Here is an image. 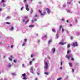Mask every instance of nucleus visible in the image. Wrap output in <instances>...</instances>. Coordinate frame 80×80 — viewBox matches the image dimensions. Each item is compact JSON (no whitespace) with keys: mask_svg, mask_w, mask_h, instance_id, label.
<instances>
[{"mask_svg":"<svg viewBox=\"0 0 80 80\" xmlns=\"http://www.w3.org/2000/svg\"><path fill=\"white\" fill-rule=\"evenodd\" d=\"M45 69H48V63L47 62H45V65L44 66Z\"/></svg>","mask_w":80,"mask_h":80,"instance_id":"1","label":"nucleus"},{"mask_svg":"<svg viewBox=\"0 0 80 80\" xmlns=\"http://www.w3.org/2000/svg\"><path fill=\"white\" fill-rule=\"evenodd\" d=\"M66 58H67L68 59H70V57L71 58H72L73 57V55L72 54H70L69 56H68V55H66Z\"/></svg>","mask_w":80,"mask_h":80,"instance_id":"2","label":"nucleus"},{"mask_svg":"<svg viewBox=\"0 0 80 80\" xmlns=\"http://www.w3.org/2000/svg\"><path fill=\"white\" fill-rule=\"evenodd\" d=\"M38 12L39 13H40V15H41L42 16H43L44 15H45V13H46V12H43V13H42V11H41L39 10H38Z\"/></svg>","mask_w":80,"mask_h":80,"instance_id":"3","label":"nucleus"},{"mask_svg":"<svg viewBox=\"0 0 80 80\" xmlns=\"http://www.w3.org/2000/svg\"><path fill=\"white\" fill-rule=\"evenodd\" d=\"M22 77H23V80H27V77H26V74L25 73L23 74H22Z\"/></svg>","mask_w":80,"mask_h":80,"instance_id":"4","label":"nucleus"},{"mask_svg":"<svg viewBox=\"0 0 80 80\" xmlns=\"http://www.w3.org/2000/svg\"><path fill=\"white\" fill-rule=\"evenodd\" d=\"M73 46L74 47H77L78 46V44L77 42L73 43Z\"/></svg>","mask_w":80,"mask_h":80,"instance_id":"5","label":"nucleus"},{"mask_svg":"<svg viewBox=\"0 0 80 80\" xmlns=\"http://www.w3.org/2000/svg\"><path fill=\"white\" fill-rule=\"evenodd\" d=\"M62 41H61V42H59V45H65L66 44V42L63 43L62 42Z\"/></svg>","mask_w":80,"mask_h":80,"instance_id":"6","label":"nucleus"},{"mask_svg":"<svg viewBox=\"0 0 80 80\" xmlns=\"http://www.w3.org/2000/svg\"><path fill=\"white\" fill-rule=\"evenodd\" d=\"M46 11H47V12L48 13H50V9H49L48 8H46Z\"/></svg>","mask_w":80,"mask_h":80,"instance_id":"7","label":"nucleus"},{"mask_svg":"<svg viewBox=\"0 0 80 80\" xmlns=\"http://www.w3.org/2000/svg\"><path fill=\"white\" fill-rule=\"evenodd\" d=\"M55 52V48H53L52 49V52H53V53H54Z\"/></svg>","mask_w":80,"mask_h":80,"instance_id":"8","label":"nucleus"},{"mask_svg":"<svg viewBox=\"0 0 80 80\" xmlns=\"http://www.w3.org/2000/svg\"><path fill=\"white\" fill-rule=\"evenodd\" d=\"M36 21H37V19H35L34 20H32V23H33L34 22H36Z\"/></svg>","mask_w":80,"mask_h":80,"instance_id":"9","label":"nucleus"},{"mask_svg":"<svg viewBox=\"0 0 80 80\" xmlns=\"http://www.w3.org/2000/svg\"><path fill=\"white\" fill-rule=\"evenodd\" d=\"M69 65L70 67H72V62H69Z\"/></svg>","mask_w":80,"mask_h":80,"instance_id":"10","label":"nucleus"},{"mask_svg":"<svg viewBox=\"0 0 80 80\" xmlns=\"http://www.w3.org/2000/svg\"><path fill=\"white\" fill-rule=\"evenodd\" d=\"M34 27V25H31L29 26L30 28H32Z\"/></svg>","mask_w":80,"mask_h":80,"instance_id":"11","label":"nucleus"},{"mask_svg":"<svg viewBox=\"0 0 80 80\" xmlns=\"http://www.w3.org/2000/svg\"><path fill=\"white\" fill-rule=\"evenodd\" d=\"M26 8H28V4H26L25 5Z\"/></svg>","mask_w":80,"mask_h":80,"instance_id":"12","label":"nucleus"},{"mask_svg":"<svg viewBox=\"0 0 80 80\" xmlns=\"http://www.w3.org/2000/svg\"><path fill=\"white\" fill-rule=\"evenodd\" d=\"M5 2V0H2L1 1V3H4Z\"/></svg>","mask_w":80,"mask_h":80,"instance_id":"13","label":"nucleus"},{"mask_svg":"<svg viewBox=\"0 0 80 80\" xmlns=\"http://www.w3.org/2000/svg\"><path fill=\"white\" fill-rule=\"evenodd\" d=\"M24 19H27V18H28V17L27 16H24Z\"/></svg>","mask_w":80,"mask_h":80,"instance_id":"14","label":"nucleus"},{"mask_svg":"<svg viewBox=\"0 0 80 80\" xmlns=\"http://www.w3.org/2000/svg\"><path fill=\"white\" fill-rule=\"evenodd\" d=\"M12 75H14V76H15V75H16V74H15V73L14 72H13L12 73Z\"/></svg>","mask_w":80,"mask_h":80,"instance_id":"15","label":"nucleus"},{"mask_svg":"<svg viewBox=\"0 0 80 80\" xmlns=\"http://www.w3.org/2000/svg\"><path fill=\"white\" fill-rule=\"evenodd\" d=\"M70 52V51L68 50L67 51V54H68Z\"/></svg>","mask_w":80,"mask_h":80,"instance_id":"16","label":"nucleus"},{"mask_svg":"<svg viewBox=\"0 0 80 80\" xmlns=\"http://www.w3.org/2000/svg\"><path fill=\"white\" fill-rule=\"evenodd\" d=\"M59 28H60H60H63V26H59Z\"/></svg>","mask_w":80,"mask_h":80,"instance_id":"17","label":"nucleus"},{"mask_svg":"<svg viewBox=\"0 0 80 80\" xmlns=\"http://www.w3.org/2000/svg\"><path fill=\"white\" fill-rule=\"evenodd\" d=\"M52 42V40H50L48 42V43H50Z\"/></svg>","mask_w":80,"mask_h":80,"instance_id":"18","label":"nucleus"},{"mask_svg":"<svg viewBox=\"0 0 80 80\" xmlns=\"http://www.w3.org/2000/svg\"><path fill=\"white\" fill-rule=\"evenodd\" d=\"M32 13H33V9H31V14H32Z\"/></svg>","mask_w":80,"mask_h":80,"instance_id":"19","label":"nucleus"},{"mask_svg":"<svg viewBox=\"0 0 80 80\" xmlns=\"http://www.w3.org/2000/svg\"><path fill=\"white\" fill-rule=\"evenodd\" d=\"M24 7H22L21 8V10H22L23 9Z\"/></svg>","mask_w":80,"mask_h":80,"instance_id":"20","label":"nucleus"},{"mask_svg":"<svg viewBox=\"0 0 80 80\" xmlns=\"http://www.w3.org/2000/svg\"><path fill=\"white\" fill-rule=\"evenodd\" d=\"M52 32H53L55 33V29H52Z\"/></svg>","mask_w":80,"mask_h":80,"instance_id":"21","label":"nucleus"},{"mask_svg":"<svg viewBox=\"0 0 80 80\" xmlns=\"http://www.w3.org/2000/svg\"><path fill=\"white\" fill-rule=\"evenodd\" d=\"M14 29L13 27H12L10 29L11 30H13V29Z\"/></svg>","mask_w":80,"mask_h":80,"instance_id":"22","label":"nucleus"},{"mask_svg":"<svg viewBox=\"0 0 80 80\" xmlns=\"http://www.w3.org/2000/svg\"><path fill=\"white\" fill-rule=\"evenodd\" d=\"M70 44H68V48H70Z\"/></svg>","mask_w":80,"mask_h":80,"instance_id":"23","label":"nucleus"},{"mask_svg":"<svg viewBox=\"0 0 80 80\" xmlns=\"http://www.w3.org/2000/svg\"><path fill=\"white\" fill-rule=\"evenodd\" d=\"M44 73L46 75H48V72H44Z\"/></svg>","mask_w":80,"mask_h":80,"instance_id":"24","label":"nucleus"},{"mask_svg":"<svg viewBox=\"0 0 80 80\" xmlns=\"http://www.w3.org/2000/svg\"><path fill=\"white\" fill-rule=\"evenodd\" d=\"M29 21V19H28V20L26 21V23H27Z\"/></svg>","mask_w":80,"mask_h":80,"instance_id":"25","label":"nucleus"},{"mask_svg":"<svg viewBox=\"0 0 80 80\" xmlns=\"http://www.w3.org/2000/svg\"><path fill=\"white\" fill-rule=\"evenodd\" d=\"M26 9L27 11H29V9L28 8H26Z\"/></svg>","mask_w":80,"mask_h":80,"instance_id":"26","label":"nucleus"},{"mask_svg":"<svg viewBox=\"0 0 80 80\" xmlns=\"http://www.w3.org/2000/svg\"><path fill=\"white\" fill-rule=\"evenodd\" d=\"M6 24H7L8 25H10V23L8 22H6Z\"/></svg>","mask_w":80,"mask_h":80,"instance_id":"27","label":"nucleus"},{"mask_svg":"<svg viewBox=\"0 0 80 80\" xmlns=\"http://www.w3.org/2000/svg\"><path fill=\"white\" fill-rule=\"evenodd\" d=\"M56 36H57V38H58V34H56Z\"/></svg>","mask_w":80,"mask_h":80,"instance_id":"28","label":"nucleus"},{"mask_svg":"<svg viewBox=\"0 0 80 80\" xmlns=\"http://www.w3.org/2000/svg\"><path fill=\"white\" fill-rule=\"evenodd\" d=\"M10 58H11L12 59V58H13V57L11 55V56H10Z\"/></svg>","mask_w":80,"mask_h":80,"instance_id":"29","label":"nucleus"},{"mask_svg":"<svg viewBox=\"0 0 80 80\" xmlns=\"http://www.w3.org/2000/svg\"><path fill=\"white\" fill-rule=\"evenodd\" d=\"M11 48H13V45H12L11 46Z\"/></svg>","mask_w":80,"mask_h":80,"instance_id":"30","label":"nucleus"},{"mask_svg":"<svg viewBox=\"0 0 80 80\" xmlns=\"http://www.w3.org/2000/svg\"><path fill=\"white\" fill-rule=\"evenodd\" d=\"M71 60L72 61H74V59L73 58H71Z\"/></svg>","mask_w":80,"mask_h":80,"instance_id":"31","label":"nucleus"},{"mask_svg":"<svg viewBox=\"0 0 80 80\" xmlns=\"http://www.w3.org/2000/svg\"><path fill=\"white\" fill-rule=\"evenodd\" d=\"M31 70H33V67H32L30 68Z\"/></svg>","mask_w":80,"mask_h":80,"instance_id":"32","label":"nucleus"},{"mask_svg":"<svg viewBox=\"0 0 80 80\" xmlns=\"http://www.w3.org/2000/svg\"><path fill=\"white\" fill-rule=\"evenodd\" d=\"M38 15L37 14H36L35 16V17H38Z\"/></svg>","mask_w":80,"mask_h":80,"instance_id":"33","label":"nucleus"},{"mask_svg":"<svg viewBox=\"0 0 80 80\" xmlns=\"http://www.w3.org/2000/svg\"><path fill=\"white\" fill-rule=\"evenodd\" d=\"M32 61H31L29 62V65H32Z\"/></svg>","mask_w":80,"mask_h":80,"instance_id":"34","label":"nucleus"},{"mask_svg":"<svg viewBox=\"0 0 80 80\" xmlns=\"http://www.w3.org/2000/svg\"><path fill=\"white\" fill-rule=\"evenodd\" d=\"M9 59L10 61H12V58H9Z\"/></svg>","mask_w":80,"mask_h":80,"instance_id":"35","label":"nucleus"},{"mask_svg":"<svg viewBox=\"0 0 80 80\" xmlns=\"http://www.w3.org/2000/svg\"><path fill=\"white\" fill-rule=\"evenodd\" d=\"M25 43H23L22 44V47H23V46H25Z\"/></svg>","mask_w":80,"mask_h":80,"instance_id":"36","label":"nucleus"},{"mask_svg":"<svg viewBox=\"0 0 80 80\" xmlns=\"http://www.w3.org/2000/svg\"><path fill=\"white\" fill-rule=\"evenodd\" d=\"M31 73H33V70H31Z\"/></svg>","mask_w":80,"mask_h":80,"instance_id":"37","label":"nucleus"},{"mask_svg":"<svg viewBox=\"0 0 80 80\" xmlns=\"http://www.w3.org/2000/svg\"><path fill=\"white\" fill-rule=\"evenodd\" d=\"M37 75H40V72H37Z\"/></svg>","mask_w":80,"mask_h":80,"instance_id":"38","label":"nucleus"},{"mask_svg":"<svg viewBox=\"0 0 80 80\" xmlns=\"http://www.w3.org/2000/svg\"><path fill=\"white\" fill-rule=\"evenodd\" d=\"M70 38L71 40H73V37L72 36H71Z\"/></svg>","mask_w":80,"mask_h":80,"instance_id":"39","label":"nucleus"},{"mask_svg":"<svg viewBox=\"0 0 80 80\" xmlns=\"http://www.w3.org/2000/svg\"><path fill=\"white\" fill-rule=\"evenodd\" d=\"M11 65H10V64H9V65H8V67H11Z\"/></svg>","mask_w":80,"mask_h":80,"instance_id":"40","label":"nucleus"},{"mask_svg":"<svg viewBox=\"0 0 80 80\" xmlns=\"http://www.w3.org/2000/svg\"><path fill=\"white\" fill-rule=\"evenodd\" d=\"M24 42H27V39H25L24 40Z\"/></svg>","mask_w":80,"mask_h":80,"instance_id":"41","label":"nucleus"},{"mask_svg":"<svg viewBox=\"0 0 80 80\" xmlns=\"http://www.w3.org/2000/svg\"><path fill=\"white\" fill-rule=\"evenodd\" d=\"M9 18H10V17H9V16H8L7 18V19H9Z\"/></svg>","mask_w":80,"mask_h":80,"instance_id":"42","label":"nucleus"},{"mask_svg":"<svg viewBox=\"0 0 80 80\" xmlns=\"http://www.w3.org/2000/svg\"><path fill=\"white\" fill-rule=\"evenodd\" d=\"M61 80V78H58V79H57V80Z\"/></svg>","mask_w":80,"mask_h":80,"instance_id":"43","label":"nucleus"},{"mask_svg":"<svg viewBox=\"0 0 80 80\" xmlns=\"http://www.w3.org/2000/svg\"><path fill=\"white\" fill-rule=\"evenodd\" d=\"M46 37H47V35H45L43 37V38H45Z\"/></svg>","mask_w":80,"mask_h":80,"instance_id":"44","label":"nucleus"},{"mask_svg":"<svg viewBox=\"0 0 80 80\" xmlns=\"http://www.w3.org/2000/svg\"><path fill=\"white\" fill-rule=\"evenodd\" d=\"M62 32H64V29H63V28H62Z\"/></svg>","mask_w":80,"mask_h":80,"instance_id":"45","label":"nucleus"},{"mask_svg":"<svg viewBox=\"0 0 80 80\" xmlns=\"http://www.w3.org/2000/svg\"><path fill=\"white\" fill-rule=\"evenodd\" d=\"M16 62H17V60H14V63H16Z\"/></svg>","mask_w":80,"mask_h":80,"instance_id":"46","label":"nucleus"},{"mask_svg":"<svg viewBox=\"0 0 80 80\" xmlns=\"http://www.w3.org/2000/svg\"><path fill=\"white\" fill-rule=\"evenodd\" d=\"M3 7H5V4H3Z\"/></svg>","mask_w":80,"mask_h":80,"instance_id":"47","label":"nucleus"},{"mask_svg":"<svg viewBox=\"0 0 80 80\" xmlns=\"http://www.w3.org/2000/svg\"><path fill=\"white\" fill-rule=\"evenodd\" d=\"M27 2V0H24V3H26Z\"/></svg>","mask_w":80,"mask_h":80,"instance_id":"48","label":"nucleus"},{"mask_svg":"<svg viewBox=\"0 0 80 80\" xmlns=\"http://www.w3.org/2000/svg\"><path fill=\"white\" fill-rule=\"evenodd\" d=\"M33 55H31V57L32 58V57H33Z\"/></svg>","mask_w":80,"mask_h":80,"instance_id":"49","label":"nucleus"},{"mask_svg":"<svg viewBox=\"0 0 80 80\" xmlns=\"http://www.w3.org/2000/svg\"><path fill=\"white\" fill-rule=\"evenodd\" d=\"M66 22H67V23H68L69 21H68V20H67L66 21Z\"/></svg>","mask_w":80,"mask_h":80,"instance_id":"50","label":"nucleus"},{"mask_svg":"<svg viewBox=\"0 0 80 80\" xmlns=\"http://www.w3.org/2000/svg\"><path fill=\"white\" fill-rule=\"evenodd\" d=\"M60 69H61V70H62V67H60Z\"/></svg>","mask_w":80,"mask_h":80,"instance_id":"51","label":"nucleus"},{"mask_svg":"<svg viewBox=\"0 0 80 80\" xmlns=\"http://www.w3.org/2000/svg\"><path fill=\"white\" fill-rule=\"evenodd\" d=\"M32 61H34V60H35V59H33L32 60Z\"/></svg>","mask_w":80,"mask_h":80,"instance_id":"52","label":"nucleus"},{"mask_svg":"<svg viewBox=\"0 0 80 80\" xmlns=\"http://www.w3.org/2000/svg\"><path fill=\"white\" fill-rule=\"evenodd\" d=\"M0 11H2V8H0Z\"/></svg>","mask_w":80,"mask_h":80,"instance_id":"53","label":"nucleus"},{"mask_svg":"<svg viewBox=\"0 0 80 80\" xmlns=\"http://www.w3.org/2000/svg\"><path fill=\"white\" fill-rule=\"evenodd\" d=\"M23 22H25V20H24V19H23Z\"/></svg>","mask_w":80,"mask_h":80,"instance_id":"54","label":"nucleus"},{"mask_svg":"<svg viewBox=\"0 0 80 80\" xmlns=\"http://www.w3.org/2000/svg\"><path fill=\"white\" fill-rule=\"evenodd\" d=\"M67 33H69V32H68V31H67Z\"/></svg>","mask_w":80,"mask_h":80,"instance_id":"55","label":"nucleus"},{"mask_svg":"<svg viewBox=\"0 0 80 80\" xmlns=\"http://www.w3.org/2000/svg\"><path fill=\"white\" fill-rule=\"evenodd\" d=\"M72 72H74V69H72Z\"/></svg>","mask_w":80,"mask_h":80,"instance_id":"56","label":"nucleus"},{"mask_svg":"<svg viewBox=\"0 0 80 80\" xmlns=\"http://www.w3.org/2000/svg\"><path fill=\"white\" fill-rule=\"evenodd\" d=\"M22 67H24V64H22Z\"/></svg>","mask_w":80,"mask_h":80,"instance_id":"57","label":"nucleus"},{"mask_svg":"<svg viewBox=\"0 0 80 80\" xmlns=\"http://www.w3.org/2000/svg\"><path fill=\"white\" fill-rule=\"evenodd\" d=\"M61 65H62V62H61Z\"/></svg>","mask_w":80,"mask_h":80,"instance_id":"58","label":"nucleus"},{"mask_svg":"<svg viewBox=\"0 0 80 80\" xmlns=\"http://www.w3.org/2000/svg\"><path fill=\"white\" fill-rule=\"evenodd\" d=\"M3 57H4V58H5L6 56H4Z\"/></svg>","mask_w":80,"mask_h":80,"instance_id":"59","label":"nucleus"},{"mask_svg":"<svg viewBox=\"0 0 80 80\" xmlns=\"http://www.w3.org/2000/svg\"><path fill=\"white\" fill-rule=\"evenodd\" d=\"M35 80H38V79H37L36 78L35 79Z\"/></svg>","mask_w":80,"mask_h":80,"instance_id":"60","label":"nucleus"},{"mask_svg":"<svg viewBox=\"0 0 80 80\" xmlns=\"http://www.w3.org/2000/svg\"><path fill=\"white\" fill-rule=\"evenodd\" d=\"M48 58L49 59H50V57H48Z\"/></svg>","mask_w":80,"mask_h":80,"instance_id":"61","label":"nucleus"},{"mask_svg":"<svg viewBox=\"0 0 80 80\" xmlns=\"http://www.w3.org/2000/svg\"><path fill=\"white\" fill-rule=\"evenodd\" d=\"M62 20H64V19H62Z\"/></svg>","mask_w":80,"mask_h":80,"instance_id":"62","label":"nucleus"},{"mask_svg":"<svg viewBox=\"0 0 80 80\" xmlns=\"http://www.w3.org/2000/svg\"><path fill=\"white\" fill-rule=\"evenodd\" d=\"M69 4L70 5V2H69Z\"/></svg>","mask_w":80,"mask_h":80,"instance_id":"63","label":"nucleus"},{"mask_svg":"<svg viewBox=\"0 0 80 80\" xmlns=\"http://www.w3.org/2000/svg\"><path fill=\"white\" fill-rule=\"evenodd\" d=\"M70 26H72V24H70Z\"/></svg>","mask_w":80,"mask_h":80,"instance_id":"64","label":"nucleus"}]
</instances>
